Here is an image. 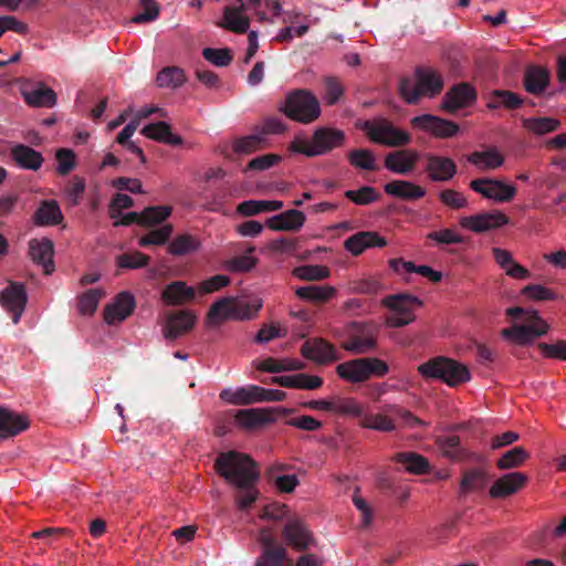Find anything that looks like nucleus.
Masks as SVG:
<instances>
[{
	"mask_svg": "<svg viewBox=\"0 0 566 566\" xmlns=\"http://www.w3.org/2000/svg\"><path fill=\"white\" fill-rule=\"evenodd\" d=\"M530 454L523 447H514L513 449L506 451L497 461L496 467L500 470H509L521 467L527 459Z\"/></svg>",
	"mask_w": 566,
	"mask_h": 566,
	"instance_id": "nucleus-48",
	"label": "nucleus"
},
{
	"mask_svg": "<svg viewBox=\"0 0 566 566\" xmlns=\"http://www.w3.org/2000/svg\"><path fill=\"white\" fill-rule=\"evenodd\" d=\"M549 84V72L539 66H531L526 70L524 76L525 90L534 95H538Z\"/></svg>",
	"mask_w": 566,
	"mask_h": 566,
	"instance_id": "nucleus-33",
	"label": "nucleus"
},
{
	"mask_svg": "<svg viewBox=\"0 0 566 566\" xmlns=\"http://www.w3.org/2000/svg\"><path fill=\"white\" fill-rule=\"evenodd\" d=\"M476 101L475 88L465 82L453 85L444 94L442 108L448 113H454L458 109L469 107Z\"/></svg>",
	"mask_w": 566,
	"mask_h": 566,
	"instance_id": "nucleus-17",
	"label": "nucleus"
},
{
	"mask_svg": "<svg viewBox=\"0 0 566 566\" xmlns=\"http://www.w3.org/2000/svg\"><path fill=\"white\" fill-rule=\"evenodd\" d=\"M526 322L527 325L515 324L510 328H504L501 332L502 336L520 345H525L548 332V324L539 316L537 311L528 312Z\"/></svg>",
	"mask_w": 566,
	"mask_h": 566,
	"instance_id": "nucleus-9",
	"label": "nucleus"
},
{
	"mask_svg": "<svg viewBox=\"0 0 566 566\" xmlns=\"http://www.w3.org/2000/svg\"><path fill=\"white\" fill-rule=\"evenodd\" d=\"M301 354L308 360L326 365L340 359L336 347L324 338L314 337L305 340L301 346Z\"/></svg>",
	"mask_w": 566,
	"mask_h": 566,
	"instance_id": "nucleus-11",
	"label": "nucleus"
},
{
	"mask_svg": "<svg viewBox=\"0 0 566 566\" xmlns=\"http://www.w3.org/2000/svg\"><path fill=\"white\" fill-rule=\"evenodd\" d=\"M331 412L339 415L360 417L363 416V409L360 405L354 398H336L332 400Z\"/></svg>",
	"mask_w": 566,
	"mask_h": 566,
	"instance_id": "nucleus-59",
	"label": "nucleus"
},
{
	"mask_svg": "<svg viewBox=\"0 0 566 566\" xmlns=\"http://www.w3.org/2000/svg\"><path fill=\"white\" fill-rule=\"evenodd\" d=\"M523 103L524 99L514 92L495 90L490 94L486 107L489 109H497L500 107L517 109L523 105Z\"/></svg>",
	"mask_w": 566,
	"mask_h": 566,
	"instance_id": "nucleus-36",
	"label": "nucleus"
},
{
	"mask_svg": "<svg viewBox=\"0 0 566 566\" xmlns=\"http://www.w3.org/2000/svg\"><path fill=\"white\" fill-rule=\"evenodd\" d=\"M255 566H293L285 548L262 551L255 560Z\"/></svg>",
	"mask_w": 566,
	"mask_h": 566,
	"instance_id": "nucleus-45",
	"label": "nucleus"
},
{
	"mask_svg": "<svg viewBox=\"0 0 566 566\" xmlns=\"http://www.w3.org/2000/svg\"><path fill=\"white\" fill-rule=\"evenodd\" d=\"M283 208L280 200H245L238 205L237 212L244 217L256 216L261 212L277 211Z\"/></svg>",
	"mask_w": 566,
	"mask_h": 566,
	"instance_id": "nucleus-37",
	"label": "nucleus"
},
{
	"mask_svg": "<svg viewBox=\"0 0 566 566\" xmlns=\"http://www.w3.org/2000/svg\"><path fill=\"white\" fill-rule=\"evenodd\" d=\"M522 123L525 129L538 136L555 132L560 125L554 117H530L524 118Z\"/></svg>",
	"mask_w": 566,
	"mask_h": 566,
	"instance_id": "nucleus-43",
	"label": "nucleus"
},
{
	"mask_svg": "<svg viewBox=\"0 0 566 566\" xmlns=\"http://www.w3.org/2000/svg\"><path fill=\"white\" fill-rule=\"evenodd\" d=\"M468 161L481 170H491L501 167L504 157L495 148H489L484 151L471 153Z\"/></svg>",
	"mask_w": 566,
	"mask_h": 566,
	"instance_id": "nucleus-34",
	"label": "nucleus"
},
{
	"mask_svg": "<svg viewBox=\"0 0 566 566\" xmlns=\"http://www.w3.org/2000/svg\"><path fill=\"white\" fill-rule=\"evenodd\" d=\"M410 123L413 127L429 132L438 138H449L459 132L457 123L430 114L416 116Z\"/></svg>",
	"mask_w": 566,
	"mask_h": 566,
	"instance_id": "nucleus-16",
	"label": "nucleus"
},
{
	"mask_svg": "<svg viewBox=\"0 0 566 566\" xmlns=\"http://www.w3.org/2000/svg\"><path fill=\"white\" fill-rule=\"evenodd\" d=\"M443 90V78L437 71L419 66L415 71V80H400L399 92L407 104H417L421 97H434Z\"/></svg>",
	"mask_w": 566,
	"mask_h": 566,
	"instance_id": "nucleus-2",
	"label": "nucleus"
},
{
	"mask_svg": "<svg viewBox=\"0 0 566 566\" xmlns=\"http://www.w3.org/2000/svg\"><path fill=\"white\" fill-rule=\"evenodd\" d=\"M199 248L200 241L196 237L184 233L170 241L168 252L174 256H182L196 252Z\"/></svg>",
	"mask_w": 566,
	"mask_h": 566,
	"instance_id": "nucleus-40",
	"label": "nucleus"
},
{
	"mask_svg": "<svg viewBox=\"0 0 566 566\" xmlns=\"http://www.w3.org/2000/svg\"><path fill=\"white\" fill-rule=\"evenodd\" d=\"M510 222L509 217L500 210L481 212L473 216L462 217L460 226L475 233H482L501 228Z\"/></svg>",
	"mask_w": 566,
	"mask_h": 566,
	"instance_id": "nucleus-12",
	"label": "nucleus"
},
{
	"mask_svg": "<svg viewBox=\"0 0 566 566\" xmlns=\"http://www.w3.org/2000/svg\"><path fill=\"white\" fill-rule=\"evenodd\" d=\"M420 159V154L415 149H401L386 155L384 166L391 172L408 175Z\"/></svg>",
	"mask_w": 566,
	"mask_h": 566,
	"instance_id": "nucleus-19",
	"label": "nucleus"
},
{
	"mask_svg": "<svg viewBox=\"0 0 566 566\" xmlns=\"http://www.w3.org/2000/svg\"><path fill=\"white\" fill-rule=\"evenodd\" d=\"M2 306L12 314V321L18 324L27 303V293L23 284L11 283L0 294Z\"/></svg>",
	"mask_w": 566,
	"mask_h": 566,
	"instance_id": "nucleus-18",
	"label": "nucleus"
},
{
	"mask_svg": "<svg viewBox=\"0 0 566 566\" xmlns=\"http://www.w3.org/2000/svg\"><path fill=\"white\" fill-rule=\"evenodd\" d=\"M488 482V474L481 469H471L464 472L460 483L461 493L482 490Z\"/></svg>",
	"mask_w": 566,
	"mask_h": 566,
	"instance_id": "nucleus-47",
	"label": "nucleus"
},
{
	"mask_svg": "<svg viewBox=\"0 0 566 566\" xmlns=\"http://www.w3.org/2000/svg\"><path fill=\"white\" fill-rule=\"evenodd\" d=\"M262 307L260 298L251 301H233V319L245 321L252 319Z\"/></svg>",
	"mask_w": 566,
	"mask_h": 566,
	"instance_id": "nucleus-51",
	"label": "nucleus"
},
{
	"mask_svg": "<svg viewBox=\"0 0 566 566\" xmlns=\"http://www.w3.org/2000/svg\"><path fill=\"white\" fill-rule=\"evenodd\" d=\"M382 303L396 312L386 318V325L389 327H403L413 322L412 308L422 305L421 300L410 294L389 295L384 298Z\"/></svg>",
	"mask_w": 566,
	"mask_h": 566,
	"instance_id": "nucleus-8",
	"label": "nucleus"
},
{
	"mask_svg": "<svg viewBox=\"0 0 566 566\" xmlns=\"http://www.w3.org/2000/svg\"><path fill=\"white\" fill-rule=\"evenodd\" d=\"M25 102L34 107H52L56 103V94L45 85L23 91Z\"/></svg>",
	"mask_w": 566,
	"mask_h": 566,
	"instance_id": "nucleus-38",
	"label": "nucleus"
},
{
	"mask_svg": "<svg viewBox=\"0 0 566 566\" xmlns=\"http://www.w3.org/2000/svg\"><path fill=\"white\" fill-rule=\"evenodd\" d=\"M196 319V315L187 310L171 313L168 316L167 324L163 329L165 338L174 340L182 334L189 332L193 327Z\"/></svg>",
	"mask_w": 566,
	"mask_h": 566,
	"instance_id": "nucleus-22",
	"label": "nucleus"
},
{
	"mask_svg": "<svg viewBox=\"0 0 566 566\" xmlns=\"http://www.w3.org/2000/svg\"><path fill=\"white\" fill-rule=\"evenodd\" d=\"M150 258L143 252L135 251L123 253L116 258V264L119 269L135 270L145 268L149 264Z\"/></svg>",
	"mask_w": 566,
	"mask_h": 566,
	"instance_id": "nucleus-56",
	"label": "nucleus"
},
{
	"mask_svg": "<svg viewBox=\"0 0 566 566\" xmlns=\"http://www.w3.org/2000/svg\"><path fill=\"white\" fill-rule=\"evenodd\" d=\"M53 253V243L46 238L41 240L33 239L29 242V254L32 261L41 265L46 275L54 271Z\"/></svg>",
	"mask_w": 566,
	"mask_h": 566,
	"instance_id": "nucleus-24",
	"label": "nucleus"
},
{
	"mask_svg": "<svg viewBox=\"0 0 566 566\" xmlns=\"http://www.w3.org/2000/svg\"><path fill=\"white\" fill-rule=\"evenodd\" d=\"M143 11L132 18V22L136 24L148 23L155 21L159 15V6L155 0H139Z\"/></svg>",
	"mask_w": 566,
	"mask_h": 566,
	"instance_id": "nucleus-61",
	"label": "nucleus"
},
{
	"mask_svg": "<svg viewBox=\"0 0 566 566\" xmlns=\"http://www.w3.org/2000/svg\"><path fill=\"white\" fill-rule=\"evenodd\" d=\"M135 308V298L129 292H120L104 308V319L108 325L126 319Z\"/></svg>",
	"mask_w": 566,
	"mask_h": 566,
	"instance_id": "nucleus-20",
	"label": "nucleus"
},
{
	"mask_svg": "<svg viewBox=\"0 0 566 566\" xmlns=\"http://www.w3.org/2000/svg\"><path fill=\"white\" fill-rule=\"evenodd\" d=\"M345 143V133L337 128L318 127L312 139L296 138L291 143V149L306 157H317L342 147Z\"/></svg>",
	"mask_w": 566,
	"mask_h": 566,
	"instance_id": "nucleus-4",
	"label": "nucleus"
},
{
	"mask_svg": "<svg viewBox=\"0 0 566 566\" xmlns=\"http://www.w3.org/2000/svg\"><path fill=\"white\" fill-rule=\"evenodd\" d=\"M424 171L432 182H448L458 172L455 161L447 156L426 154Z\"/></svg>",
	"mask_w": 566,
	"mask_h": 566,
	"instance_id": "nucleus-14",
	"label": "nucleus"
},
{
	"mask_svg": "<svg viewBox=\"0 0 566 566\" xmlns=\"http://www.w3.org/2000/svg\"><path fill=\"white\" fill-rule=\"evenodd\" d=\"M140 133L149 139L170 146H180L184 143L179 135L171 132V126L166 122L148 124L143 127Z\"/></svg>",
	"mask_w": 566,
	"mask_h": 566,
	"instance_id": "nucleus-28",
	"label": "nucleus"
},
{
	"mask_svg": "<svg viewBox=\"0 0 566 566\" xmlns=\"http://www.w3.org/2000/svg\"><path fill=\"white\" fill-rule=\"evenodd\" d=\"M418 373L426 379L441 380L450 387H457L471 379L469 368L452 358L437 356L418 366Z\"/></svg>",
	"mask_w": 566,
	"mask_h": 566,
	"instance_id": "nucleus-3",
	"label": "nucleus"
},
{
	"mask_svg": "<svg viewBox=\"0 0 566 566\" xmlns=\"http://www.w3.org/2000/svg\"><path fill=\"white\" fill-rule=\"evenodd\" d=\"M238 7H226L223 10L222 28L230 30L234 33H245L250 27V19L243 14L245 6L243 0H237Z\"/></svg>",
	"mask_w": 566,
	"mask_h": 566,
	"instance_id": "nucleus-27",
	"label": "nucleus"
},
{
	"mask_svg": "<svg viewBox=\"0 0 566 566\" xmlns=\"http://www.w3.org/2000/svg\"><path fill=\"white\" fill-rule=\"evenodd\" d=\"M527 476L522 472H512L499 478L490 488L489 494L494 499L506 497L524 488Z\"/></svg>",
	"mask_w": 566,
	"mask_h": 566,
	"instance_id": "nucleus-23",
	"label": "nucleus"
},
{
	"mask_svg": "<svg viewBox=\"0 0 566 566\" xmlns=\"http://www.w3.org/2000/svg\"><path fill=\"white\" fill-rule=\"evenodd\" d=\"M370 142L387 147H402L411 143V135L395 126L389 119L380 117L365 120L361 125Z\"/></svg>",
	"mask_w": 566,
	"mask_h": 566,
	"instance_id": "nucleus-7",
	"label": "nucleus"
},
{
	"mask_svg": "<svg viewBox=\"0 0 566 566\" xmlns=\"http://www.w3.org/2000/svg\"><path fill=\"white\" fill-rule=\"evenodd\" d=\"M348 161L352 166L365 170L375 171L378 169L376 157L369 149H354L347 155Z\"/></svg>",
	"mask_w": 566,
	"mask_h": 566,
	"instance_id": "nucleus-52",
	"label": "nucleus"
},
{
	"mask_svg": "<svg viewBox=\"0 0 566 566\" xmlns=\"http://www.w3.org/2000/svg\"><path fill=\"white\" fill-rule=\"evenodd\" d=\"M104 292L98 289H91L86 291L78 298V311L83 315H92L95 313L99 300L103 297Z\"/></svg>",
	"mask_w": 566,
	"mask_h": 566,
	"instance_id": "nucleus-57",
	"label": "nucleus"
},
{
	"mask_svg": "<svg viewBox=\"0 0 566 566\" xmlns=\"http://www.w3.org/2000/svg\"><path fill=\"white\" fill-rule=\"evenodd\" d=\"M336 373L342 379L348 382L358 384L366 381L363 357L339 364L336 367Z\"/></svg>",
	"mask_w": 566,
	"mask_h": 566,
	"instance_id": "nucleus-39",
	"label": "nucleus"
},
{
	"mask_svg": "<svg viewBox=\"0 0 566 566\" xmlns=\"http://www.w3.org/2000/svg\"><path fill=\"white\" fill-rule=\"evenodd\" d=\"M171 214L169 206L147 207L142 211V227H153L164 222Z\"/></svg>",
	"mask_w": 566,
	"mask_h": 566,
	"instance_id": "nucleus-54",
	"label": "nucleus"
},
{
	"mask_svg": "<svg viewBox=\"0 0 566 566\" xmlns=\"http://www.w3.org/2000/svg\"><path fill=\"white\" fill-rule=\"evenodd\" d=\"M159 87L177 88L186 82V75L182 69L178 66L164 67L156 77Z\"/></svg>",
	"mask_w": 566,
	"mask_h": 566,
	"instance_id": "nucleus-44",
	"label": "nucleus"
},
{
	"mask_svg": "<svg viewBox=\"0 0 566 566\" xmlns=\"http://www.w3.org/2000/svg\"><path fill=\"white\" fill-rule=\"evenodd\" d=\"M294 275L304 281H319L327 279L331 274L324 265H301L294 269Z\"/></svg>",
	"mask_w": 566,
	"mask_h": 566,
	"instance_id": "nucleus-58",
	"label": "nucleus"
},
{
	"mask_svg": "<svg viewBox=\"0 0 566 566\" xmlns=\"http://www.w3.org/2000/svg\"><path fill=\"white\" fill-rule=\"evenodd\" d=\"M30 426L27 417L8 408L0 407V438L15 437Z\"/></svg>",
	"mask_w": 566,
	"mask_h": 566,
	"instance_id": "nucleus-26",
	"label": "nucleus"
},
{
	"mask_svg": "<svg viewBox=\"0 0 566 566\" xmlns=\"http://www.w3.org/2000/svg\"><path fill=\"white\" fill-rule=\"evenodd\" d=\"M265 145V138L260 134H251L233 142V151L237 154H252Z\"/></svg>",
	"mask_w": 566,
	"mask_h": 566,
	"instance_id": "nucleus-50",
	"label": "nucleus"
},
{
	"mask_svg": "<svg viewBox=\"0 0 566 566\" xmlns=\"http://www.w3.org/2000/svg\"><path fill=\"white\" fill-rule=\"evenodd\" d=\"M233 301L232 297H222L214 302L208 312V318L211 322L233 319Z\"/></svg>",
	"mask_w": 566,
	"mask_h": 566,
	"instance_id": "nucleus-55",
	"label": "nucleus"
},
{
	"mask_svg": "<svg viewBox=\"0 0 566 566\" xmlns=\"http://www.w3.org/2000/svg\"><path fill=\"white\" fill-rule=\"evenodd\" d=\"M385 245H387L386 239L375 231H359L344 241V248L353 255H359L368 248Z\"/></svg>",
	"mask_w": 566,
	"mask_h": 566,
	"instance_id": "nucleus-21",
	"label": "nucleus"
},
{
	"mask_svg": "<svg viewBox=\"0 0 566 566\" xmlns=\"http://www.w3.org/2000/svg\"><path fill=\"white\" fill-rule=\"evenodd\" d=\"M469 187L483 198L494 202H510L516 195V187L501 179L483 177L470 181Z\"/></svg>",
	"mask_w": 566,
	"mask_h": 566,
	"instance_id": "nucleus-10",
	"label": "nucleus"
},
{
	"mask_svg": "<svg viewBox=\"0 0 566 566\" xmlns=\"http://www.w3.org/2000/svg\"><path fill=\"white\" fill-rule=\"evenodd\" d=\"M387 195L403 200H417L426 195V189L407 180H394L384 186Z\"/></svg>",
	"mask_w": 566,
	"mask_h": 566,
	"instance_id": "nucleus-30",
	"label": "nucleus"
},
{
	"mask_svg": "<svg viewBox=\"0 0 566 566\" xmlns=\"http://www.w3.org/2000/svg\"><path fill=\"white\" fill-rule=\"evenodd\" d=\"M305 214L296 209H290L265 221V226L274 231H298L305 223Z\"/></svg>",
	"mask_w": 566,
	"mask_h": 566,
	"instance_id": "nucleus-25",
	"label": "nucleus"
},
{
	"mask_svg": "<svg viewBox=\"0 0 566 566\" xmlns=\"http://www.w3.org/2000/svg\"><path fill=\"white\" fill-rule=\"evenodd\" d=\"M363 366L366 380L371 377H384L389 371L387 363L377 357H363Z\"/></svg>",
	"mask_w": 566,
	"mask_h": 566,
	"instance_id": "nucleus-64",
	"label": "nucleus"
},
{
	"mask_svg": "<svg viewBox=\"0 0 566 566\" xmlns=\"http://www.w3.org/2000/svg\"><path fill=\"white\" fill-rule=\"evenodd\" d=\"M304 367L305 364L297 359L277 360L272 357L265 358L258 366L260 370L268 373L302 370Z\"/></svg>",
	"mask_w": 566,
	"mask_h": 566,
	"instance_id": "nucleus-46",
	"label": "nucleus"
},
{
	"mask_svg": "<svg viewBox=\"0 0 566 566\" xmlns=\"http://www.w3.org/2000/svg\"><path fill=\"white\" fill-rule=\"evenodd\" d=\"M280 111L290 119L310 124L321 115V105L317 97L307 90H294L285 97Z\"/></svg>",
	"mask_w": 566,
	"mask_h": 566,
	"instance_id": "nucleus-5",
	"label": "nucleus"
},
{
	"mask_svg": "<svg viewBox=\"0 0 566 566\" xmlns=\"http://www.w3.org/2000/svg\"><path fill=\"white\" fill-rule=\"evenodd\" d=\"M283 542L295 551H306L313 543V535L305 523L298 517H291L282 528Z\"/></svg>",
	"mask_w": 566,
	"mask_h": 566,
	"instance_id": "nucleus-13",
	"label": "nucleus"
},
{
	"mask_svg": "<svg viewBox=\"0 0 566 566\" xmlns=\"http://www.w3.org/2000/svg\"><path fill=\"white\" fill-rule=\"evenodd\" d=\"M255 251L253 245L249 247L245 253L227 260L223 264L224 269L233 273H244L251 271L258 263V259L252 256Z\"/></svg>",
	"mask_w": 566,
	"mask_h": 566,
	"instance_id": "nucleus-41",
	"label": "nucleus"
},
{
	"mask_svg": "<svg viewBox=\"0 0 566 566\" xmlns=\"http://www.w3.org/2000/svg\"><path fill=\"white\" fill-rule=\"evenodd\" d=\"M214 469L221 478L239 491L235 497L239 510L250 509L259 496L255 485L260 473L255 461L248 454L231 450L218 454Z\"/></svg>",
	"mask_w": 566,
	"mask_h": 566,
	"instance_id": "nucleus-1",
	"label": "nucleus"
},
{
	"mask_svg": "<svg viewBox=\"0 0 566 566\" xmlns=\"http://www.w3.org/2000/svg\"><path fill=\"white\" fill-rule=\"evenodd\" d=\"M195 295L196 292L193 287L188 286L182 281H175L164 289L161 298L168 305H181L192 301Z\"/></svg>",
	"mask_w": 566,
	"mask_h": 566,
	"instance_id": "nucleus-31",
	"label": "nucleus"
},
{
	"mask_svg": "<svg viewBox=\"0 0 566 566\" xmlns=\"http://www.w3.org/2000/svg\"><path fill=\"white\" fill-rule=\"evenodd\" d=\"M202 56L212 63L216 66L223 67L228 66L232 60L233 55L231 53V50L228 48L224 49H212V48H206L202 51Z\"/></svg>",
	"mask_w": 566,
	"mask_h": 566,
	"instance_id": "nucleus-62",
	"label": "nucleus"
},
{
	"mask_svg": "<svg viewBox=\"0 0 566 566\" xmlns=\"http://www.w3.org/2000/svg\"><path fill=\"white\" fill-rule=\"evenodd\" d=\"M345 197L356 205L366 206L379 198L378 192L370 186H363L358 190L345 191Z\"/></svg>",
	"mask_w": 566,
	"mask_h": 566,
	"instance_id": "nucleus-60",
	"label": "nucleus"
},
{
	"mask_svg": "<svg viewBox=\"0 0 566 566\" xmlns=\"http://www.w3.org/2000/svg\"><path fill=\"white\" fill-rule=\"evenodd\" d=\"M295 294L301 300L322 304L333 298L336 290L331 285H306L296 289Z\"/></svg>",
	"mask_w": 566,
	"mask_h": 566,
	"instance_id": "nucleus-32",
	"label": "nucleus"
},
{
	"mask_svg": "<svg viewBox=\"0 0 566 566\" xmlns=\"http://www.w3.org/2000/svg\"><path fill=\"white\" fill-rule=\"evenodd\" d=\"M379 326L374 322H352L346 327V339L342 348L355 354L363 355L377 347Z\"/></svg>",
	"mask_w": 566,
	"mask_h": 566,
	"instance_id": "nucleus-6",
	"label": "nucleus"
},
{
	"mask_svg": "<svg viewBox=\"0 0 566 566\" xmlns=\"http://www.w3.org/2000/svg\"><path fill=\"white\" fill-rule=\"evenodd\" d=\"M11 156L19 167L28 170H39L44 161L40 151L23 144L15 145Z\"/></svg>",
	"mask_w": 566,
	"mask_h": 566,
	"instance_id": "nucleus-29",
	"label": "nucleus"
},
{
	"mask_svg": "<svg viewBox=\"0 0 566 566\" xmlns=\"http://www.w3.org/2000/svg\"><path fill=\"white\" fill-rule=\"evenodd\" d=\"M439 446L442 453L452 460L460 461L468 457L467 450L461 447L459 436L451 434L440 438Z\"/></svg>",
	"mask_w": 566,
	"mask_h": 566,
	"instance_id": "nucleus-49",
	"label": "nucleus"
},
{
	"mask_svg": "<svg viewBox=\"0 0 566 566\" xmlns=\"http://www.w3.org/2000/svg\"><path fill=\"white\" fill-rule=\"evenodd\" d=\"M522 294L535 301H555L559 296L553 290L541 284H528L522 290Z\"/></svg>",
	"mask_w": 566,
	"mask_h": 566,
	"instance_id": "nucleus-63",
	"label": "nucleus"
},
{
	"mask_svg": "<svg viewBox=\"0 0 566 566\" xmlns=\"http://www.w3.org/2000/svg\"><path fill=\"white\" fill-rule=\"evenodd\" d=\"M62 219V211L54 200L43 201L33 216L34 223L38 226L59 224Z\"/></svg>",
	"mask_w": 566,
	"mask_h": 566,
	"instance_id": "nucleus-35",
	"label": "nucleus"
},
{
	"mask_svg": "<svg viewBox=\"0 0 566 566\" xmlns=\"http://www.w3.org/2000/svg\"><path fill=\"white\" fill-rule=\"evenodd\" d=\"M396 461L413 474H423L429 469L428 460L416 452H400L396 455Z\"/></svg>",
	"mask_w": 566,
	"mask_h": 566,
	"instance_id": "nucleus-42",
	"label": "nucleus"
},
{
	"mask_svg": "<svg viewBox=\"0 0 566 566\" xmlns=\"http://www.w3.org/2000/svg\"><path fill=\"white\" fill-rule=\"evenodd\" d=\"M360 426L381 432H390L396 429L394 421L380 413H366L361 416Z\"/></svg>",
	"mask_w": 566,
	"mask_h": 566,
	"instance_id": "nucleus-53",
	"label": "nucleus"
},
{
	"mask_svg": "<svg viewBox=\"0 0 566 566\" xmlns=\"http://www.w3.org/2000/svg\"><path fill=\"white\" fill-rule=\"evenodd\" d=\"M273 411L282 415H290L294 410L287 408H252L241 409L235 413V421L245 429H256L275 421Z\"/></svg>",
	"mask_w": 566,
	"mask_h": 566,
	"instance_id": "nucleus-15",
	"label": "nucleus"
}]
</instances>
